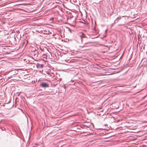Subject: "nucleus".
Listing matches in <instances>:
<instances>
[{"label":"nucleus","mask_w":147,"mask_h":147,"mask_svg":"<svg viewBox=\"0 0 147 147\" xmlns=\"http://www.w3.org/2000/svg\"><path fill=\"white\" fill-rule=\"evenodd\" d=\"M40 86L43 88L48 87L49 86V84L47 83H42L40 84Z\"/></svg>","instance_id":"1"},{"label":"nucleus","mask_w":147,"mask_h":147,"mask_svg":"<svg viewBox=\"0 0 147 147\" xmlns=\"http://www.w3.org/2000/svg\"><path fill=\"white\" fill-rule=\"evenodd\" d=\"M38 52L37 51H35L34 52L32 53V55H33L35 57H38Z\"/></svg>","instance_id":"2"},{"label":"nucleus","mask_w":147,"mask_h":147,"mask_svg":"<svg viewBox=\"0 0 147 147\" xmlns=\"http://www.w3.org/2000/svg\"><path fill=\"white\" fill-rule=\"evenodd\" d=\"M36 67L38 68H42L43 67V65L40 64H38L36 65Z\"/></svg>","instance_id":"3"},{"label":"nucleus","mask_w":147,"mask_h":147,"mask_svg":"<svg viewBox=\"0 0 147 147\" xmlns=\"http://www.w3.org/2000/svg\"><path fill=\"white\" fill-rule=\"evenodd\" d=\"M129 124L128 125V126H129V127H131V126H132L134 125V123H128Z\"/></svg>","instance_id":"4"},{"label":"nucleus","mask_w":147,"mask_h":147,"mask_svg":"<svg viewBox=\"0 0 147 147\" xmlns=\"http://www.w3.org/2000/svg\"><path fill=\"white\" fill-rule=\"evenodd\" d=\"M80 36L81 38H84L85 37V35L83 33H82V35Z\"/></svg>","instance_id":"5"},{"label":"nucleus","mask_w":147,"mask_h":147,"mask_svg":"<svg viewBox=\"0 0 147 147\" xmlns=\"http://www.w3.org/2000/svg\"><path fill=\"white\" fill-rule=\"evenodd\" d=\"M43 56V58H46V59H47V55H44V56Z\"/></svg>","instance_id":"6"},{"label":"nucleus","mask_w":147,"mask_h":147,"mask_svg":"<svg viewBox=\"0 0 147 147\" xmlns=\"http://www.w3.org/2000/svg\"><path fill=\"white\" fill-rule=\"evenodd\" d=\"M87 46H86V44H85V45L84 46H81V47H86Z\"/></svg>","instance_id":"7"},{"label":"nucleus","mask_w":147,"mask_h":147,"mask_svg":"<svg viewBox=\"0 0 147 147\" xmlns=\"http://www.w3.org/2000/svg\"><path fill=\"white\" fill-rule=\"evenodd\" d=\"M46 54H45V53H42V56H44V55H46Z\"/></svg>","instance_id":"8"},{"label":"nucleus","mask_w":147,"mask_h":147,"mask_svg":"<svg viewBox=\"0 0 147 147\" xmlns=\"http://www.w3.org/2000/svg\"><path fill=\"white\" fill-rule=\"evenodd\" d=\"M24 44V42H23L22 43V45H23Z\"/></svg>","instance_id":"9"},{"label":"nucleus","mask_w":147,"mask_h":147,"mask_svg":"<svg viewBox=\"0 0 147 147\" xmlns=\"http://www.w3.org/2000/svg\"><path fill=\"white\" fill-rule=\"evenodd\" d=\"M142 132H143V134H145V132H144V131H142Z\"/></svg>","instance_id":"10"},{"label":"nucleus","mask_w":147,"mask_h":147,"mask_svg":"<svg viewBox=\"0 0 147 147\" xmlns=\"http://www.w3.org/2000/svg\"><path fill=\"white\" fill-rule=\"evenodd\" d=\"M33 147H35V146H33Z\"/></svg>","instance_id":"11"}]
</instances>
